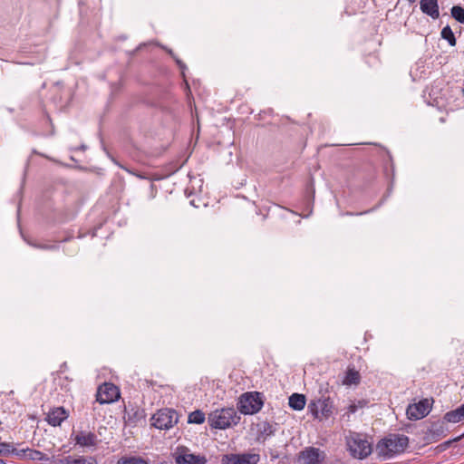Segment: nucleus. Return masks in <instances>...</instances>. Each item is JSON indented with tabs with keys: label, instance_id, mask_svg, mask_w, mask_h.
Here are the masks:
<instances>
[{
	"label": "nucleus",
	"instance_id": "1",
	"mask_svg": "<svg viewBox=\"0 0 464 464\" xmlns=\"http://www.w3.org/2000/svg\"><path fill=\"white\" fill-rule=\"evenodd\" d=\"M409 446V438L404 434L391 433L378 441L376 451L382 459H390L403 453Z\"/></svg>",
	"mask_w": 464,
	"mask_h": 464
},
{
	"label": "nucleus",
	"instance_id": "2",
	"mask_svg": "<svg viewBox=\"0 0 464 464\" xmlns=\"http://www.w3.org/2000/svg\"><path fill=\"white\" fill-rule=\"evenodd\" d=\"M241 417L232 407L217 409L208 414V421L212 429L226 430L239 423Z\"/></svg>",
	"mask_w": 464,
	"mask_h": 464
},
{
	"label": "nucleus",
	"instance_id": "3",
	"mask_svg": "<svg viewBox=\"0 0 464 464\" xmlns=\"http://www.w3.org/2000/svg\"><path fill=\"white\" fill-rule=\"evenodd\" d=\"M346 445L351 456L358 459H366L372 451L371 442L362 433L351 432L346 437Z\"/></svg>",
	"mask_w": 464,
	"mask_h": 464
},
{
	"label": "nucleus",
	"instance_id": "4",
	"mask_svg": "<svg viewBox=\"0 0 464 464\" xmlns=\"http://www.w3.org/2000/svg\"><path fill=\"white\" fill-rule=\"evenodd\" d=\"M264 405L263 394L258 392H245L240 396L237 408L244 415L256 414Z\"/></svg>",
	"mask_w": 464,
	"mask_h": 464
},
{
	"label": "nucleus",
	"instance_id": "5",
	"mask_svg": "<svg viewBox=\"0 0 464 464\" xmlns=\"http://www.w3.org/2000/svg\"><path fill=\"white\" fill-rule=\"evenodd\" d=\"M152 426L159 430H169L179 421L178 412L169 408L159 410L152 418Z\"/></svg>",
	"mask_w": 464,
	"mask_h": 464
},
{
	"label": "nucleus",
	"instance_id": "6",
	"mask_svg": "<svg viewBox=\"0 0 464 464\" xmlns=\"http://www.w3.org/2000/svg\"><path fill=\"white\" fill-rule=\"evenodd\" d=\"M173 457L176 464H206L208 461L205 456L192 454L185 446H179Z\"/></svg>",
	"mask_w": 464,
	"mask_h": 464
},
{
	"label": "nucleus",
	"instance_id": "7",
	"mask_svg": "<svg viewBox=\"0 0 464 464\" xmlns=\"http://www.w3.org/2000/svg\"><path fill=\"white\" fill-rule=\"evenodd\" d=\"M325 459V453L318 448L306 447L297 455L298 464H321Z\"/></svg>",
	"mask_w": 464,
	"mask_h": 464
},
{
	"label": "nucleus",
	"instance_id": "8",
	"mask_svg": "<svg viewBox=\"0 0 464 464\" xmlns=\"http://www.w3.org/2000/svg\"><path fill=\"white\" fill-rule=\"evenodd\" d=\"M259 460L256 453L227 454L222 458L223 464H257Z\"/></svg>",
	"mask_w": 464,
	"mask_h": 464
},
{
	"label": "nucleus",
	"instance_id": "9",
	"mask_svg": "<svg viewBox=\"0 0 464 464\" xmlns=\"http://www.w3.org/2000/svg\"><path fill=\"white\" fill-rule=\"evenodd\" d=\"M119 390L112 383H104L98 389L96 401L101 404L111 403L119 397Z\"/></svg>",
	"mask_w": 464,
	"mask_h": 464
},
{
	"label": "nucleus",
	"instance_id": "10",
	"mask_svg": "<svg viewBox=\"0 0 464 464\" xmlns=\"http://www.w3.org/2000/svg\"><path fill=\"white\" fill-rule=\"evenodd\" d=\"M430 412V406L427 400L420 401L418 403L408 406L406 414L411 420H418L424 418Z\"/></svg>",
	"mask_w": 464,
	"mask_h": 464
},
{
	"label": "nucleus",
	"instance_id": "11",
	"mask_svg": "<svg viewBox=\"0 0 464 464\" xmlns=\"http://www.w3.org/2000/svg\"><path fill=\"white\" fill-rule=\"evenodd\" d=\"M75 445L82 448H96L100 442L97 435L92 431L81 430L74 435Z\"/></svg>",
	"mask_w": 464,
	"mask_h": 464
},
{
	"label": "nucleus",
	"instance_id": "12",
	"mask_svg": "<svg viewBox=\"0 0 464 464\" xmlns=\"http://www.w3.org/2000/svg\"><path fill=\"white\" fill-rule=\"evenodd\" d=\"M313 406H320V413L324 418H329L334 412V401L330 399V397H324L317 401H312Z\"/></svg>",
	"mask_w": 464,
	"mask_h": 464
},
{
	"label": "nucleus",
	"instance_id": "13",
	"mask_svg": "<svg viewBox=\"0 0 464 464\" xmlns=\"http://www.w3.org/2000/svg\"><path fill=\"white\" fill-rule=\"evenodd\" d=\"M68 418V413L63 407H57L47 414V422L53 426H60L61 423Z\"/></svg>",
	"mask_w": 464,
	"mask_h": 464
},
{
	"label": "nucleus",
	"instance_id": "14",
	"mask_svg": "<svg viewBox=\"0 0 464 464\" xmlns=\"http://www.w3.org/2000/svg\"><path fill=\"white\" fill-rule=\"evenodd\" d=\"M276 424L263 421L257 424V441L264 443L269 437L276 433Z\"/></svg>",
	"mask_w": 464,
	"mask_h": 464
},
{
	"label": "nucleus",
	"instance_id": "15",
	"mask_svg": "<svg viewBox=\"0 0 464 464\" xmlns=\"http://www.w3.org/2000/svg\"><path fill=\"white\" fill-rule=\"evenodd\" d=\"M420 8L421 12L432 19L440 16L439 5L437 0H420Z\"/></svg>",
	"mask_w": 464,
	"mask_h": 464
},
{
	"label": "nucleus",
	"instance_id": "16",
	"mask_svg": "<svg viewBox=\"0 0 464 464\" xmlns=\"http://www.w3.org/2000/svg\"><path fill=\"white\" fill-rule=\"evenodd\" d=\"M445 423L446 422L444 420H439L431 423L430 427L429 428L428 434L431 437L432 440H438L446 435L448 429Z\"/></svg>",
	"mask_w": 464,
	"mask_h": 464
},
{
	"label": "nucleus",
	"instance_id": "17",
	"mask_svg": "<svg viewBox=\"0 0 464 464\" xmlns=\"http://www.w3.org/2000/svg\"><path fill=\"white\" fill-rule=\"evenodd\" d=\"M59 464H98V461L96 458L93 456H79L76 459L68 456L62 459H59Z\"/></svg>",
	"mask_w": 464,
	"mask_h": 464
},
{
	"label": "nucleus",
	"instance_id": "18",
	"mask_svg": "<svg viewBox=\"0 0 464 464\" xmlns=\"http://www.w3.org/2000/svg\"><path fill=\"white\" fill-rule=\"evenodd\" d=\"M306 403V398L304 394L301 393H293L289 397V407L295 411H301L304 408Z\"/></svg>",
	"mask_w": 464,
	"mask_h": 464
},
{
	"label": "nucleus",
	"instance_id": "19",
	"mask_svg": "<svg viewBox=\"0 0 464 464\" xmlns=\"http://www.w3.org/2000/svg\"><path fill=\"white\" fill-rule=\"evenodd\" d=\"M361 376L358 371L354 367H348L344 379L343 381L345 385L358 384L360 382Z\"/></svg>",
	"mask_w": 464,
	"mask_h": 464
},
{
	"label": "nucleus",
	"instance_id": "20",
	"mask_svg": "<svg viewBox=\"0 0 464 464\" xmlns=\"http://www.w3.org/2000/svg\"><path fill=\"white\" fill-rule=\"evenodd\" d=\"M464 419V413L462 411L461 407L459 406L454 411H448L444 415V420L445 422H451V423H457Z\"/></svg>",
	"mask_w": 464,
	"mask_h": 464
},
{
	"label": "nucleus",
	"instance_id": "21",
	"mask_svg": "<svg viewBox=\"0 0 464 464\" xmlns=\"http://www.w3.org/2000/svg\"><path fill=\"white\" fill-rule=\"evenodd\" d=\"M128 422L130 425H136L139 421L145 418V412L143 410L131 409L128 411Z\"/></svg>",
	"mask_w": 464,
	"mask_h": 464
},
{
	"label": "nucleus",
	"instance_id": "22",
	"mask_svg": "<svg viewBox=\"0 0 464 464\" xmlns=\"http://www.w3.org/2000/svg\"><path fill=\"white\" fill-rule=\"evenodd\" d=\"M442 39L446 40L450 46H455L457 40L450 25H446L440 32Z\"/></svg>",
	"mask_w": 464,
	"mask_h": 464
},
{
	"label": "nucleus",
	"instance_id": "23",
	"mask_svg": "<svg viewBox=\"0 0 464 464\" xmlns=\"http://www.w3.org/2000/svg\"><path fill=\"white\" fill-rule=\"evenodd\" d=\"M205 420V413L200 410H197L188 414V422L193 424H202Z\"/></svg>",
	"mask_w": 464,
	"mask_h": 464
},
{
	"label": "nucleus",
	"instance_id": "24",
	"mask_svg": "<svg viewBox=\"0 0 464 464\" xmlns=\"http://www.w3.org/2000/svg\"><path fill=\"white\" fill-rule=\"evenodd\" d=\"M26 459H31V460H38V461H42V462H47L50 459L47 457V455H45L42 451L37 450L29 449V448H28V453H27Z\"/></svg>",
	"mask_w": 464,
	"mask_h": 464
},
{
	"label": "nucleus",
	"instance_id": "25",
	"mask_svg": "<svg viewBox=\"0 0 464 464\" xmlns=\"http://www.w3.org/2000/svg\"><path fill=\"white\" fill-rule=\"evenodd\" d=\"M451 16L459 23H464V8L459 5L452 6L450 10Z\"/></svg>",
	"mask_w": 464,
	"mask_h": 464
},
{
	"label": "nucleus",
	"instance_id": "26",
	"mask_svg": "<svg viewBox=\"0 0 464 464\" xmlns=\"http://www.w3.org/2000/svg\"><path fill=\"white\" fill-rule=\"evenodd\" d=\"M117 464H148L140 457H121Z\"/></svg>",
	"mask_w": 464,
	"mask_h": 464
},
{
	"label": "nucleus",
	"instance_id": "27",
	"mask_svg": "<svg viewBox=\"0 0 464 464\" xmlns=\"http://www.w3.org/2000/svg\"><path fill=\"white\" fill-rule=\"evenodd\" d=\"M13 451V443L0 442V456L8 457Z\"/></svg>",
	"mask_w": 464,
	"mask_h": 464
},
{
	"label": "nucleus",
	"instance_id": "28",
	"mask_svg": "<svg viewBox=\"0 0 464 464\" xmlns=\"http://www.w3.org/2000/svg\"><path fill=\"white\" fill-rule=\"evenodd\" d=\"M28 453V448L17 450L13 446V451L11 452V455H15L19 458H27Z\"/></svg>",
	"mask_w": 464,
	"mask_h": 464
},
{
	"label": "nucleus",
	"instance_id": "29",
	"mask_svg": "<svg viewBox=\"0 0 464 464\" xmlns=\"http://www.w3.org/2000/svg\"><path fill=\"white\" fill-rule=\"evenodd\" d=\"M31 246L36 248L40 249H45V250H55L58 249V246L56 245H41V244H35V243H29Z\"/></svg>",
	"mask_w": 464,
	"mask_h": 464
},
{
	"label": "nucleus",
	"instance_id": "30",
	"mask_svg": "<svg viewBox=\"0 0 464 464\" xmlns=\"http://www.w3.org/2000/svg\"><path fill=\"white\" fill-rule=\"evenodd\" d=\"M167 52L171 55V57L174 58L176 63L179 65V69L183 72L187 68L186 64L181 60H179L178 57L175 56L172 50L168 49Z\"/></svg>",
	"mask_w": 464,
	"mask_h": 464
},
{
	"label": "nucleus",
	"instance_id": "31",
	"mask_svg": "<svg viewBox=\"0 0 464 464\" xmlns=\"http://www.w3.org/2000/svg\"><path fill=\"white\" fill-rule=\"evenodd\" d=\"M309 411L314 416V418H319L320 413V406H313L312 407V401L308 405Z\"/></svg>",
	"mask_w": 464,
	"mask_h": 464
},
{
	"label": "nucleus",
	"instance_id": "32",
	"mask_svg": "<svg viewBox=\"0 0 464 464\" xmlns=\"http://www.w3.org/2000/svg\"><path fill=\"white\" fill-rule=\"evenodd\" d=\"M348 410L350 413H354L357 411V406L355 404H351Z\"/></svg>",
	"mask_w": 464,
	"mask_h": 464
},
{
	"label": "nucleus",
	"instance_id": "33",
	"mask_svg": "<svg viewBox=\"0 0 464 464\" xmlns=\"http://www.w3.org/2000/svg\"><path fill=\"white\" fill-rule=\"evenodd\" d=\"M270 457H271V459L274 460L279 457V454L276 451L271 450Z\"/></svg>",
	"mask_w": 464,
	"mask_h": 464
},
{
	"label": "nucleus",
	"instance_id": "34",
	"mask_svg": "<svg viewBox=\"0 0 464 464\" xmlns=\"http://www.w3.org/2000/svg\"><path fill=\"white\" fill-rule=\"evenodd\" d=\"M452 441H453V440H448V441H446V442H444V443H443V446H444L445 448H446V447H449V446L451 444V442H452Z\"/></svg>",
	"mask_w": 464,
	"mask_h": 464
},
{
	"label": "nucleus",
	"instance_id": "35",
	"mask_svg": "<svg viewBox=\"0 0 464 464\" xmlns=\"http://www.w3.org/2000/svg\"><path fill=\"white\" fill-rule=\"evenodd\" d=\"M464 437V433L454 439V441H459Z\"/></svg>",
	"mask_w": 464,
	"mask_h": 464
},
{
	"label": "nucleus",
	"instance_id": "36",
	"mask_svg": "<svg viewBox=\"0 0 464 464\" xmlns=\"http://www.w3.org/2000/svg\"><path fill=\"white\" fill-rule=\"evenodd\" d=\"M370 211H371V210H367V211H364V212H360V213H358L357 215L366 214V213H368V212H370Z\"/></svg>",
	"mask_w": 464,
	"mask_h": 464
},
{
	"label": "nucleus",
	"instance_id": "37",
	"mask_svg": "<svg viewBox=\"0 0 464 464\" xmlns=\"http://www.w3.org/2000/svg\"><path fill=\"white\" fill-rule=\"evenodd\" d=\"M0 464H6V462L3 459H0Z\"/></svg>",
	"mask_w": 464,
	"mask_h": 464
}]
</instances>
